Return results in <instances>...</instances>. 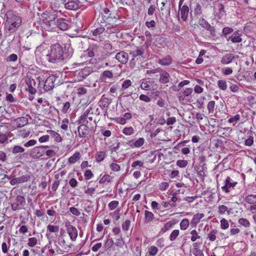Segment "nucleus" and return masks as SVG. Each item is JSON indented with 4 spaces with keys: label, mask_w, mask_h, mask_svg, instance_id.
I'll return each mask as SVG.
<instances>
[{
    "label": "nucleus",
    "mask_w": 256,
    "mask_h": 256,
    "mask_svg": "<svg viewBox=\"0 0 256 256\" xmlns=\"http://www.w3.org/2000/svg\"><path fill=\"white\" fill-rule=\"evenodd\" d=\"M38 242V240L36 238H31L28 239V245L30 247L35 246Z\"/></svg>",
    "instance_id": "nucleus-53"
},
{
    "label": "nucleus",
    "mask_w": 256,
    "mask_h": 256,
    "mask_svg": "<svg viewBox=\"0 0 256 256\" xmlns=\"http://www.w3.org/2000/svg\"><path fill=\"white\" fill-rule=\"evenodd\" d=\"M48 148V146H36L32 148L30 152V156L33 158H39L42 156L45 152L44 148Z\"/></svg>",
    "instance_id": "nucleus-8"
},
{
    "label": "nucleus",
    "mask_w": 256,
    "mask_h": 256,
    "mask_svg": "<svg viewBox=\"0 0 256 256\" xmlns=\"http://www.w3.org/2000/svg\"><path fill=\"white\" fill-rule=\"evenodd\" d=\"M13 188L11 191L10 198L12 202L11 204L12 209L14 210H21L26 204V200L24 196L17 194L16 190Z\"/></svg>",
    "instance_id": "nucleus-4"
},
{
    "label": "nucleus",
    "mask_w": 256,
    "mask_h": 256,
    "mask_svg": "<svg viewBox=\"0 0 256 256\" xmlns=\"http://www.w3.org/2000/svg\"><path fill=\"white\" fill-rule=\"evenodd\" d=\"M102 16L104 21L108 22L109 24H112V28L116 27L118 26L116 20L118 18L110 13V10L108 8H104Z\"/></svg>",
    "instance_id": "nucleus-5"
},
{
    "label": "nucleus",
    "mask_w": 256,
    "mask_h": 256,
    "mask_svg": "<svg viewBox=\"0 0 256 256\" xmlns=\"http://www.w3.org/2000/svg\"><path fill=\"white\" fill-rule=\"evenodd\" d=\"M66 8L70 10H76L80 8V2L78 0H62Z\"/></svg>",
    "instance_id": "nucleus-12"
},
{
    "label": "nucleus",
    "mask_w": 256,
    "mask_h": 256,
    "mask_svg": "<svg viewBox=\"0 0 256 256\" xmlns=\"http://www.w3.org/2000/svg\"><path fill=\"white\" fill-rule=\"evenodd\" d=\"M114 76L113 73L111 70H104L100 74V78L102 81L105 82L108 78H111Z\"/></svg>",
    "instance_id": "nucleus-28"
},
{
    "label": "nucleus",
    "mask_w": 256,
    "mask_h": 256,
    "mask_svg": "<svg viewBox=\"0 0 256 256\" xmlns=\"http://www.w3.org/2000/svg\"><path fill=\"white\" fill-rule=\"evenodd\" d=\"M56 28H58L62 30H67L69 28L68 24L66 22L64 19L59 18L56 20Z\"/></svg>",
    "instance_id": "nucleus-20"
},
{
    "label": "nucleus",
    "mask_w": 256,
    "mask_h": 256,
    "mask_svg": "<svg viewBox=\"0 0 256 256\" xmlns=\"http://www.w3.org/2000/svg\"><path fill=\"white\" fill-rule=\"evenodd\" d=\"M66 231L70 240L75 241L78 236V230L76 227L71 224V223L68 221L65 224Z\"/></svg>",
    "instance_id": "nucleus-7"
},
{
    "label": "nucleus",
    "mask_w": 256,
    "mask_h": 256,
    "mask_svg": "<svg viewBox=\"0 0 256 256\" xmlns=\"http://www.w3.org/2000/svg\"><path fill=\"white\" fill-rule=\"evenodd\" d=\"M179 10L180 12V16L182 20L184 21H186L188 18V14L189 12V8L188 6L184 5L183 6H182L180 8H179Z\"/></svg>",
    "instance_id": "nucleus-23"
},
{
    "label": "nucleus",
    "mask_w": 256,
    "mask_h": 256,
    "mask_svg": "<svg viewBox=\"0 0 256 256\" xmlns=\"http://www.w3.org/2000/svg\"><path fill=\"white\" fill-rule=\"evenodd\" d=\"M236 184L237 182H233L230 176H227L224 181V185L222 187V189L225 192L228 193Z\"/></svg>",
    "instance_id": "nucleus-9"
},
{
    "label": "nucleus",
    "mask_w": 256,
    "mask_h": 256,
    "mask_svg": "<svg viewBox=\"0 0 256 256\" xmlns=\"http://www.w3.org/2000/svg\"><path fill=\"white\" fill-rule=\"evenodd\" d=\"M182 114H181L180 113V115L182 116L183 118L186 120L187 122L189 124H195L194 122V113H182Z\"/></svg>",
    "instance_id": "nucleus-22"
},
{
    "label": "nucleus",
    "mask_w": 256,
    "mask_h": 256,
    "mask_svg": "<svg viewBox=\"0 0 256 256\" xmlns=\"http://www.w3.org/2000/svg\"><path fill=\"white\" fill-rule=\"evenodd\" d=\"M47 229L50 232H57L59 230V226L48 224L47 226Z\"/></svg>",
    "instance_id": "nucleus-45"
},
{
    "label": "nucleus",
    "mask_w": 256,
    "mask_h": 256,
    "mask_svg": "<svg viewBox=\"0 0 256 256\" xmlns=\"http://www.w3.org/2000/svg\"><path fill=\"white\" fill-rule=\"evenodd\" d=\"M93 176L92 172L90 170H86L84 174V176L86 180L90 179Z\"/></svg>",
    "instance_id": "nucleus-61"
},
{
    "label": "nucleus",
    "mask_w": 256,
    "mask_h": 256,
    "mask_svg": "<svg viewBox=\"0 0 256 256\" xmlns=\"http://www.w3.org/2000/svg\"><path fill=\"white\" fill-rule=\"evenodd\" d=\"M112 178L108 174L104 175L102 178L100 180L99 182L100 184H104L107 182H110L112 181Z\"/></svg>",
    "instance_id": "nucleus-43"
},
{
    "label": "nucleus",
    "mask_w": 256,
    "mask_h": 256,
    "mask_svg": "<svg viewBox=\"0 0 256 256\" xmlns=\"http://www.w3.org/2000/svg\"><path fill=\"white\" fill-rule=\"evenodd\" d=\"M154 218V214L146 210L144 212V222H150Z\"/></svg>",
    "instance_id": "nucleus-32"
},
{
    "label": "nucleus",
    "mask_w": 256,
    "mask_h": 256,
    "mask_svg": "<svg viewBox=\"0 0 256 256\" xmlns=\"http://www.w3.org/2000/svg\"><path fill=\"white\" fill-rule=\"evenodd\" d=\"M30 132L29 130H26L25 129L22 130L20 131L19 136L25 138L30 135Z\"/></svg>",
    "instance_id": "nucleus-58"
},
{
    "label": "nucleus",
    "mask_w": 256,
    "mask_h": 256,
    "mask_svg": "<svg viewBox=\"0 0 256 256\" xmlns=\"http://www.w3.org/2000/svg\"><path fill=\"white\" fill-rule=\"evenodd\" d=\"M218 87L222 90H226L227 88L226 82L224 80H218Z\"/></svg>",
    "instance_id": "nucleus-38"
},
{
    "label": "nucleus",
    "mask_w": 256,
    "mask_h": 256,
    "mask_svg": "<svg viewBox=\"0 0 256 256\" xmlns=\"http://www.w3.org/2000/svg\"><path fill=\"white\" fill-rule=\"evenodd\" d=\"M105 28L104 27H100L96 28L92 32L94 36H98L104 32Z\"/></svg>",
    "instance_id": "nucleus-54"
},
{
    "label": "nucleus",
    "mask_w": 256,
    "mask_h": 256,
    "mask_svg": "<svg viewBox=\"0 0 256 256\" xmlns=\"http://www.w3.org/2000/svg\"><path fill=\"white\" fill-rule=\"evenodd\" d=\"M80 124V125L78 128V136L80 138H86L89 132L90 126L84 123Z\"/></svg>",
    "instance_id": "nucleus-13"
},
{
    "label": "nucleus",
    "mask_w": 256,
    "mask_h": 256,
    "mask_svg": "<svg viewBox=\"0 0 256 256\" xmlns=\"http://www.w3.org/2000/svg\"><path fill=\"white\" fill-rule=\"evenodd\" d=\"M189 226V221L188 219H183L180 223V228L182 230H186Z\"/></svg>",
    "instance_id": "nucleus-39"
},
{
    "label": "nucleus",
    "mask_w": 256,
    "mask_h": 256,
    "mask_svg": "<svg viewBox=\"0 0 256 256\" xmlns=\"http://www.w3.org/2000/svg\"><path fill=\"white\" fill-rule=\"evenodd\" d=\"M92 72V68L90 67H85L80 70L77 74V78L79 81L85 79Z\"/></svg>",
    "instance_id": "nucleus-14"
},
{
    "label": "nucleus",
    "mask_w": 256,
    "mask_h": 256,
    "mask_svg": "<svg viewBox=\"0 0 256 256\" xmlns=\"http://www.w3.org/2000/svg\"><path fill=\"white\" fill-rule=\"evenodd\" d=\"M28 88H26V90L28 92L31 94H34L36 92V82L34 79H28L26 82Z\"/></svg>",
    "instance_id": "nucleus-16"
},
{
    "label": "nucleus",
    "mask_w": 256,
    "mask_h": 256,
    "mask_svg": "<svg viewBox=\"0 0 256 256\" xmlns=\"http://www.w3.org/2000/svg\"><path fill=\"white\" fill-rule=\"evenodd\" d=\"M134 130L132 127L124 128L122 130V133L126 136H130L133 134Z\"/></svg>",
    "instance_id": "nucleus-44"
},
{
    "label": "nucleus",
    "mask_w": 256,
    "mask_h": 256,
    "mask_svg": "<svg viewBox=\"0 0 256 256\" xmlns=\"http://www.w3.org/2000/svg\"><path fill=\"white\" fill-rule=\"evenodd\" d=\"M99 49L98 46L93 45L86 50V52L89 57L92 58L94 56L95 54L98 52Z\"/></svg>",
    "instance_id": "nucleus-25"
},
{
    "label": "nucleus",
    "mask_w": 256,
    "mask_h": 256,
    "mask_svg": "<svg viewBox=\"0 0 256 256\" xmlns=\"http://www.w3.org/2000/svg\"><path fill=\"white\" fill-rule=\"evenodd\" d=\"M192 253L196 256H204L202 252L198 248H194Z\"/></svg>",
    "instance_id": "nucleus-64"
},
{
    "label": "nucleus",
    "mask_w": 256,
    "mask_h": 256,
    "mask_svg": "<svg viewBox=\"0 0 256 256\" xmlns=\"http://www.w3.org/2000/svg\"><path fill=\"white\" fill-rule=\"evenodd\" d=\"M174 224V223L172 222H166L164 224V226L161 229L160 232H166L171 228Z\"/></svg>",
    "instance_id": "nucleus-37"
},
{
    "label": "nucleus",
    "mask_w": 256,
    "mask_h": 256,
    "mask_svg": "<svg viewBox=\"0 0 256 256\" xmlns=\"http://www.w3.org/2000/svg\"><path fill=\"white\" fill-rule=\"evenodd\" d=\"M154 44L156 46L159 48H163L166 45V40L160 35L156 34L154 36Z\"/></svg>",
    "instance_id": "nucleus-19"
},
{
    "label": "nucleus",
    "mask_w": 256,
    "mask_h": 256,
    "mask_svg": "<svg viewBox=\"0 0 256 256\" xmlns=\"http://www.w3.org/2000/svg\"><path fill=\"white\" fill-rule=\"evenodd\" d=\"M204 217V214H194L191 221V224L194 225L195 226L200 222V220Z\"/></svg>",
    "instance_id": "nucleus-31"
},
{
    "label": "nucleus",
    "mask_w": 256,
    "mask_h": 256,
    "mask_svg": "<svg viewBox=\"0 0 256 256\" xmlns=\"http://www.w3.org/2000/svg\"><path fill=\"white\" fill-rule=\"evenodd\" d=\"M114 244V242L112 238H108L105 242L104 244V246L106 249L108 250Z\"/></svg>",
    "instance_id": "nucleus-41"
},
{
    "label": "nucleus",
    "mask_w": 256,
    "mask_h": 256,
    "mask_svg": "<svg viewBox=\"0 0 256 256\" xmlns=\"http://www.w3.org/2000/svg\"><path fill=\"white\" fill-rule=\"evenodd\" d=\"M66 46H62L59 44H52L46 55V58L50 63L61 64L66 62L72 55V52H69L68 48V52H66Z\"/></svg>",
    "instance_id": "nucleus-1"
},
{
    "label": "nucleus",
    "mask_w": 256,
    "mask_h": 256,
    "mask_svg": "<svg viewBox=\"0 0 256 256\" xmlns=\"http://www.w3.org/2000/svg\"><path fill=\"white\" fill-rule=\"evenodd\" d=\"M130 221L128 220H127L125 221L124 223L122 224V229L124 231H128L129 229L130 226Z\"/></svg>",
    "instance_id": "nucleus-56"
},
{
    "label": "nucleus",
    "mask_w": 256,
    "mask_h": 256,
    "mask_svg": "<svg viewBox=\"0 0 256 256\" xmlns=\"http://www.w3.org/2000/svg\"><path fill=\"white\" fill-rule=\"evenodd\" d=\"M57 76L52 75L48 76L46 80L44 85V88L45 91L48 92L52 90L54 86V82H56Z\"/></svg>",
    "instance_id": "nucleus-11"
},
{
    "label": "nucleus",
    "mask_w": 256,
    "mask_h": 256,
    "mask_svg": "<svg viewBox=\"0 0 256 256\" xmlns=\"http://www.w3.org/2000/svg\"><path fill=\"white\" fill-rule=\"evenodd\" d=\"M6 16L5 30L6 32L10 34L15 32L21 23L20 17L12 10H8Z\"/></svg>",
    "instance_id": "nucleus-2"
},
{
    "label": "nucleus",
    "mask_w": 256,
    "mask_h": 256,
    "mask_svg": "<svg viewBox=\"0 0 256 256\" xmlns=\"http://www.w3.org/2000/svg\"><path fill=\"white\" fill-rule=\"evenodd\" d=\"M105 152H98L96 156V158L97 162H100L103 160L105 158Z\"/></svg>",
    "instance_id": "nucleus-42"
},
{
    "label": "nucleus",
    "mask_w": 256,
    "mask_h": 256,
    "mask_svg": "<svg viewBox=\"0 0 256 256\" xmlns=\"http://www.w3.org/2000/svg\"><path fill=\"white\" fill-rule=\"evenodd\" d=\"M80 158V154L79 152H75L73 156L68 158V162L70 164H74L77 162Z\"/></svg>",
    "instance_id": "nucleus-34"
},
{
    "label": "nucleus",
    "mask_w": 256,
    "mask_h": 256,
    "mask_svg": "<svg viewBox=\"0 0 256 256\" xmlns=\"http://www.w3.org/2000/svg\"><path fill=\"white\" fill-rule=\"evenodd\" d=\"M160 70L158 72L160 73V77L159 81L162 84H167L170 80V74L166 70L160 68Z\"/></svg>",
    "instance_id": "nucleus-18"
},
{
    "label": "nucleus",
    "mask_w": 256,
    "mask_h": 256,
    "mask_svg": "<svg viewBox=\"0 0 256 256\" xmlns=\"http://www.w3.org/2000/svg\"><path fill=\"white\" fill-rule=\"evenodd\" d=\"M124 240L121 236L120 238L116 240V242H114V244L118 247L122 248L124 244Z\"/></svg>",
    "instance_id": "nucleus-55"
},
{
    "label": "nucleus",
    "mask_w": 256,
    "mask_h": 256,
    "mask_svg": "<svg viewBox=\"0 0 256 256\" xmlns=\"http://www.w3.org/2000/svg\"><path fill=\"white\" fill-rule=\"evenodd\" d=\"M132 85V82L130 80H126L124 81L122 84L121 92L124 91Z\"/></svg>",
    "instance_id": "nucleus-40"
},
{
    "label": "nucleus",
    "mask_w": 256,
    "mask_h": 256,
    "mask_svg": "<svg viewBox=\"0 0 256 256\" xmlns=\"http://www.w3.org/2000/svg\"><path fill=\"white\" fill-rule=\"evenodd\" d=\"M217 232H218L217 230H214L208 234V238L210 239V241L213 242L216 240V234L217 233Z\"/></svg>",
    "instance_id": "nucleus-48"
},
{
    "label": "nucleus",
    "mask_w": 256,
    "mask_h": 256,
    "mask_svg": "<svg viewBox=\"0 0 256 256\" xmlns=\"http://www.w3.org/2000/svg\"><path fill=\"white\" fill-rule=\"evenodd\" d=\"M115 58L121 64H126L128 60V54L124 51L116 54Z\"/></svg>",
    "instance_id": "nucleus-15"
},
{
    "label": "nucleus",
    "mask_w": 256,
    "mask_h": 256,
    "mask_svg": "<svg viewBox=\"0 0 256 256\" xmlns=\"http://www.w3.org/2000/svg\"><path fill=\"white\" fill-rule=\"evenodd\" d=\"M172 58L170 56H166V57L158 60V62L161 65L169 66L171 64Z\"/></svg>",
    "instance_id": "nucleus-29"
},
{
    "label": "nucleus",
    "mask_w": 256,
    "mask_h": 256,
    "mask_svg": "<svg viewBox=\"0 0 256 256\" xmlns=\"http://www.w3.org/2000/svg\"><path fill=\"white\" fill-rule=\"evenodd\" d=\"M24 151V148L19 146H15L12 148V152L14 154H20L23 152Z\"/></svg>",
    "instance_id": "nucleus-36"
},
{
    "label": "nucleus",
    "mask_w": 256,
    "mask_h": 256,
    "mask_svg": "<svg viewBox=\"0 0 256 256\" xmlns=\"http://www.w3.org/2000/svg\"><path fill=\"white\" fill-rule=\"evenodd\" d=\"M118 201L113 200L108 204V206L110 210H114L118 206Z\"/></svg>",
    "instance_id": "nucleus-59"
},
{
    "label": "nucleus",
    "mask_w": 256,
    "mask_h": 256,
    "mask_svg": "<svg viewBox=\"0 0 256 256\" xmlns=\"http://www.w3.org/2000/svg\"><path fill=\"white\" fill-rule=\"evenodd\" d=\"M46 132L49 133L50 136L54 138L55 142H59L62 141L60 135L57 132L52 130H47Z\"/></svg>",
    "instance_id": "nucleus-27"
},
{
    "label": "nucleus",
    "mask_w": 256,
    "mask_h": 256,
    "mask_svg": "<svg viewBox=\"0 0 256 256\" xmlns=\"http://www.w3.org/2000/svg\"><path fill=\"white\" fill-rule=\"evenodd\" d=\"M194 14L196 15H200L202 13V6L198 3L196 4V5L194 9Z\"/></svg>",
    "instance_id": "nucleus-60"
},
{
    "label": "nucleus",
    "mask_w": 256,
    "mask_h": 256,
    "mask_svg": "<svg viewBox=\"0 0 256 256\" xmlns=\"http://www.w3.org/2000/svg\"><path fill=\"white\" fill-rule=\"evenodd\" d=\"M30 176L28 174L24 175L18 178L20 184L26 182L30 180Z\"/></svg>",
    "instance_id": "nucleus-47"
},
{
    "label": "nucleus",
    "mask_w": 256,
    "mask_h": 256,
    "mask_svg": "<svg viewBox=\"0 0 256 256\" xmlns=\"http://www.w3.org/2000/svg\"><path fill=\"white\" fill-rule=\"evenodd\" d=\"M132 116L130 113H124L123 117L116 118V120L118 123L124 124L126 123V120H130Z\"/></svg>",
    "instance_id": "nucleus-26"
},
{
    "label": "nucleus",
    "mask_w": 256,
    "mask_h": 256,
    "mask_svg": "<svg viewBox=\"0 0 256 256\" xmlns=\"http://www.w3.org/2000/svg\"><path fill=\"white\" fill-rule=\"evenodd\" d=\"M87 90L84 87L78 88L77 90V94L78 96H82L86 94Z\"/></svg>",
    "instance_id": "nucleus-62"
},
{
    "label": "nucleus",
    "mask_w": 256,
    "mask_h": 256,
    "mask_svg": "<svg viewBox=\"0 0 256 256\" xmlns=\"http://www.w3.org/2000/svg\"><path fill=\"white\" fill-rule=\"evenodd\" d=\"M200 25L206 30L208 29V27L210 26V24L204 18H202L200 20Z\"/></svg>",
    "instance_id": "nucleus-50"
},
{
    "label": "nucleus",
    "mask_w": 256,
    "mask_h": 256,
    "mask_svg": "<svg viewBox=\"0 0 256 256\" xmlns=\"http://www.w3.org/2000/svg\"><path fill=\"white\" fill-rule=\"evenodd\" d=\"M93 113H84V114L81 116L79 120L76 121L78 124H89L90 126H92L91 128H93V124H96V120L93 121V118L92 114Z\"/></svg>",
    "instance_id": "nucleus-6"
},
{
    "label": "nucleus",
    "mask_w": 256,
    "mask_h": 256,
    "mask_svg": "<svg viewBox=\"0 0 256 256\" xmlns=\"http://www.w3.org/2000/svg\"><path fill=\"white\" fill-rule=\"evenodd\" d=\"M192 92V88H186L184 90H182L178 94V98L180 101H184L186 96H189Z\"/></svg>",
    "instance_id": "nucleus-21"
},
{
    "label": "nucleus",
    "mask_w": 256,
    "mask_h": 256,
    "mask_svg": "<svg viewBox=\"0 0 256 256\" xmlns=\"http://www.w3.org/2000/svg\"><path fill=\"white\" fill-rule=\"evenodd\" d=\"M28 120L26 118L21 117L17 119V126L21 128L28 124Z\"/></svg>",
    "instance_id": "nucleus-35"
},
{
    "label": "nucleus",
    "mask_w": 256,
    "mask_h": 256,
    "mask_svg": "<svg viewBox=\"0 0 256 256\" xmlns=\"http://www.w3.org/2000/svg\"><path fill=\"white\" fill-rule=\"evenodd\" d=\"M240 115L236 114L234 117H232V118H230L228 120V122L230 123H233L234 125L236 123L240 120Z\"/></svg>",
    "instance_id": "nucleus-57"
},
{
    "label": "nucleus",
    "mask_w": 256,
    "mask_h": 256,
    "mask_svg": "<svg viewBox=\"0 0 256 256\" xmlns=\"http://www.w3.org/2000/svg\"><path fill=\"white\" fill-rule=\"evenodd\" d=\"M145 53V49L144 46H142L140 48H138L136 50L131 51L130 54L132 56V60H134L135 58H138L140 60H144L145 57L144 54Z\"/></svg>",
    "instance_id": "nucleus-10"
},
{
    "label": "nucleus",
    "mask_w": 256,
    "mask_h": 256,
    "mask_svg": "<svg viewBox=\"0 0 256 256\" xmlns=\"http://www.w3.org/2000/svg\"><path fill=\"white\" fill-rule=\"evenodd\" d=\"M10 132H2L0 130V144H3L6 142H8V136Z\"/></svg>",
    "instance_id": "nucleus-33"
},
{
    "label": "nucleus",
    "mask_w": 256,
    "mask_h": 256,
    "mask_svg": "<svg viewBox=\"0 0 256 256\" xmlns=\"http://www.w3.org/2000/svg\"><path fill=\"white\" fill-rule=\"evenodd\" d=\"M229 39L234 43H238L242 41L240 34H239L238 31L235 32Z\"/></svg>",
    "instance_id": "nucleus-30"
},
{
    "label": "nucleus",
    "mask_w": 256,
    "mask_h": 256,
    "mask_svg": "<svg viewBox=\"0 0 256 256\" xmlns=\"http://www.w3.org/2000/svg\"><path fill=\"white\" fill-rule=\"evenodd\" d=\"M220 227L223 230L228 228L229 226L228 221L225 218H222L220 220Z\"/></svg>",
    "instance_id": "nucleus-52"
},
{
    "label": "nucleus",
    "mask_w": 256,
    "mask_h": 256,
    "mask_svg": "<svg viewBox=\"0 0 256 256\" xmlns=\"http://www.w3.org/2000/svg\"><path fill=\"white\" fill-rule=\"evenodd\" d=\"M57 16L58 12L52 8L47 10L42 14V22L46 30L50 31L56 28Z\"/></svg>",
    "instance_id": "nucleus-3"
},
{
    "label": "nucleus",
    "mask_w": 256,
    "mask_h": 256,
    "mask_svg": "<svg viewBox=\"0 0 256 256\" xmlns=\"http://www.w3.org/2000/svg\"><path fill=\"white\" fill-rule=\"evenodd\" d=\"M238 223L244 227H248L250 226V223L248 220L246 218H241L238 220Z\"/></svg>",
    "instance_id": "nucleus-51"
},
{
    "label": "nucleus",
    "mask_w": 256,
    "mask_h": 256,
    "mask_svg": "<svg viewBox=\"0 0 256 256\" xmlns=\"http://www.w3.org/2000/svg\"><path fill=\"white\" fill-rule=\"evenodd\" d=\"M104 48L108 52L105 54L106 57H108L110 56L112 54L115 52L114 50V48H113L112 44L108 42H106L104 44Z\"/></svg>",
    "instance_id": "nucleus-24"
},
{
    "label": "nucleus",
    "mask_w": 256,
    "mask_h": 256,
    "mask_svg": "<svg viewBox=\"0 0 256 256\" xmlns=\"http://www.w3.org/2000/svg\"><path fill=\"white\" fill-rule=\"evenodd\" d=\"M190 234H192L191 240L192 242H195L197 239H200V236L198 234L196 230H192Z\"/></svg>",
    "instance_id": "nucleus-49"
},
{
    "label": "nucleus",
    "mask_w": 256,
    "mask_h": 256,
    "mask_svg": "<svg viewBox=\"0 0 256 256\" xmlns=\"http://www.w3.org/2000/svg\"><path fill=\"white\" fill-rule=\"evenodd\" d=\"M179 230H174L170 236V241H174L179 234Z\"/></svg>",
    "instance_id": "nucleus-46"
},
{
    "label": "nucleus",
    "mask_w": 256,
    "mask_h": 256,
    "mask_svg": "<svg viewBox=\"0 0 256 256\" xmlns=\"http://www.w3.org/2000/svg\"><path fill=\"white\" fill-rule=\"evenodd\" d=\"M235 58L236 56L233 54H226L222 56L220 62L222 64H228L231 63Z\"/></svg>",
    "instance_id": "nucleus-17"
},
{
    "label": "nucleus",
    "mask_w": 256,
    "mask_h": 256,
    "mask_svg": "<svg viewBox=\"0 0 256 256\" xmlns=\"http://www.w3.org/2000/svg\"><path fill=\"white\" fill-rule=\"evenodd\" d=\"M144 140L143 138H140L137 140L135 141V148H139L142 146L144 144Z\"/></svg>",
    "instance_id": "nucleus-63"
}]
</instances>
